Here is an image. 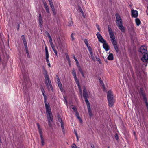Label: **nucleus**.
Listing matches in <instances>:
<instances>
[{"mask_svg": "<svg viewBox=\"0 0 148 148\" xmlns=\"http://www.w3.org/2000/svg\"><path fill=\"white\" fill-rule=\"evenodd\" d=\"M107 99L108 101V105L110 107H112L114 102L112 92L110 91H108L107 93Z\"/></svg>", "mask_w": 148, "mask_h": 148, "instance_id": "nucleus-1", "label": "nucleus"}, {"mask_svg": "<svg viewBox=\"0 0 148 148\" xmlns=\"http://www.w3.org/2000/svg\"><path fill=\"white\" fill-rule=\"evenodd\" d=\"M45 84L46 85L48 90H52L53 88L51 81L49 77V75L47 74L45 75Z\"/></svg>", "mask_w": 148, "mask_h": 148, "instance_id": "nucleus-2", "label": "nucleus"}, {"mask_svg": "<svg viewBox=\"0 0 148 148\" xmlns=\"http://www.w3.org/2000/svg\"><path fill=\"white\" fill-rule=\"evenodd\" d=\"M46 114L49 125L50 127H51L52 126L51 123L53 121V116L51 112L46 113Z\"/></svg>", "mask_w": 148, "mask_h": 148, "instance_id": "nucleus-3", "label": "nucleus"}, {"mask_svg": "<svg viewBox=\"0 0 148 148\" xmlns=\"http://www.w3.org/2000/svg\"><path fill=\"white\" fill-rule=\"evenodd\" d=\"M139 51L141 52L143 55H145L148 54L147 50L145 47L143 46H142L139 50Z\"/></svg>", "mask_w": 148, "mask_h": 148, "instance_id": "nucleus-4", "label": "nucleus"}, {"mask_svg": "<svg viewBox=\"0 0 148 148\" xmlns=\"http://www.w3.org/2000/svg\"><path fill=\"white\" fill-rule=\"evenodd\" d=\"M96 35L100 42L103 43L105 41L99 33L97 32L96 34Z\"/></svg>", "mask_w": 148, "mask_h": 148, "instance_id": "nucleus-5", "label": "nucleus"}, {"mask_svg": "<svg viewBox=\"0 0 148 148\" xmlns=\"http://www.w3.org/2000/svg\"><path fill=\"white\" fill-rule=\"evenodd\" d=\"M42 1L44 8L46 10V12L48 13H49L50 11L49 9V7L47 5L46 2L44 0H43Z\"/></svg>", "mask_w": 148, "mask_h": 148, "instance_id": "nucleus-6", "label": "nucleus"}, {"mask_svg": "<svg viewBox=\"0 0 148 148\" xmlns=\"http://www.w3.org/2000/svg\"><path fill=\"white\" fill-rule=\"evenodd\" d=\"M141 60L143 62H147L148 61V54L143 55V57L141 58Z\"/></svg>", "mask_w": 148, "mask_h": 148, "instance_id": "nucleus-7", "label": "nucleus"}, {"mask_svg": "<svg viewBox=\"0 0 148 148\" xmlns=\"http://www.w3.org/2000/svg\"><path fill=\"white\" fill-rule=\"evenodd\" d=\"M131 12L132 17L136 18L138 16V13L137 11L134 10H132Z\"/></svg>", "mask_w": 148, "mask_h": 148, "instance_id": "nucleus-8", "label": "nucleus"}, {"mask_svg": "<svg viewBox=\"0 0 148 148\" xmlns=\"http://www.w3.org/2000/svg\"><path fill=\"white\" fill-rule=\"evenodd\" d=\"M110 37L111 38V40L112 42L113 45H117V42L115 39L114 36V35L113 36H110Z\"/></svg>", "mask_w": 148, "mask_h": 148, "instance_id": "nucleus-9", "label": "nucleus"}, {"mask_svg": "<svg viewBox=\"0 0 148 148\" xmlns=\"http://www.w3.org/2000/svg\"><path fill=\"white\" fill-rule=\"evenodd\" d=\"M103 48L105 49V50L106 51H107L109 50L110 49V48L108 45V44L105 41L103 43Z\"/></svg>", "mask_w": 148, "mask_h": 148, "instance_id": "nucleus-10", "label": "nucleus"}, {"mask_svg": "<svg viewBox=\"0 0 148 148\" xmlns=\"http://www.w3.org/2000/svg\"><path fill=\"white\" fill-rule=\"evenodd\" d=\"M45 106L46 108V113H49L51 112L50 107L49 104H45Z\"/></svg>", "mask_w": 148, "mask_h": 148, "instance_id": "nucleus-11", "label": "nucleus"}, {"mask_svg": "<svg viewBox=\"0 0 148 148\" xmlns=\"http://www.w3.org/2000/svg\"><path fill=\"white\" fill-rule=\"evenodd\" d=\"M45 59H49V53L47 47L45 44Z\"/></svg>", "mask_w": 148, "mask_h": 148, "instance_id": "nucleus-12", "label": "nucleus"}, {"mask_svg": "<svg viewBox=\"0 0 148 148\" xmlns=\"http://www.w3.org/2000/svg\"><path fill=\"white\" fill-rule=\"evenodd\" d=\"M108 29L110 37L113 36L114 35V33L110 27L108 26Z\"/></svg>", "mask_w": 148, "mask_h": 148, "instance_id": "nucleus-13", "label": "nucleus"}, {"mask_svg": "<svg viewBox=\"0 0 148 148\" xmlns=\"http://www.w3.org/2000/svg\"><path fill=\"white\" fill-rule=\"evenodd\" d=\"M119 28L121 30L122 32H124L125 31V28L123 25V24L117 25Z\"/></svg>", "mask_w": 148, "mask_h": 148, "instance_id": "nucleus-14", "label": "nucleus"}, {"mask_svg": "<svg viewBox=\"0 0 148 148\" xmlns=\"http://www.w3.org/2000/svg\"><path fill=\"white\" fill-rule=\"evenodd\" d=\"M88 112L90 116V117H92V112L91 110L90 106L89 105H88Z\"/></svg>", "mask_w": 148, "mask_h": 148, "instance_id": "nucleus-15", "label": "nucleus"}, {"mask_svg": "<svg viewBox=\"0 0 148 148\" xmlns=\"http://www.w3.org/2000/svg\"><path fill=\"white\" fill-rule=\"evenodd\" d=\"M107 58L109 60H113L114 59L113 54L112 53H110L108 56Z\"/></svg>", "mask_w": 148, "mask_h": 148, "instance_id": "nucleus-16", "label": "nucleus"}, {"mask_svg": "<svg viewBox=\"0 0 148 148\" xmlns=\"http://www.w3.org/2000/svg\"><path fill=\"white\" fill-rule=\"evenodd\" d=\"M74 77L75 80L76 82V84H77V85L79 87V88L80 90V86L79 85V80H78V79L77 78V76H76L75 77Z\"/></svg>", "mask_w": 148, "mask_h": 148, "instance_id": "nucleus-17", "label": "nucleus"}, {"mask_svg": "<svg viewBox=\"0 0 148 148\" xmlns=\"http://www.w3.org/2000/svg\"><path fill=\"white\" fill-rule=\"evenodd\" d=\"M83 96L84 98H87L88 96L86 90L85 89H84L83 90Z\"/></svg>", "mask_w": 148, "mask_h": 148, "instance_id": "nucleus-18", "label": "nucleus"}, {"mask_svg": "<svg viewBox=\"0 0 148 148\" xmlns=\"http://www.w3.org/2000/svg\"><path fill=\"white\" fill-rule=\"evenodd\" d=\"M115 16L116 19V21L122 20V19L121 17L119 14H116Z\"/></svg>", "mask_w": 148, "mask_h": 148, "instance_id": "nucleus-19", "label": "nucleus"}, {"mask_svg": "<svg viewBox=\"0 0 148 148\" xmlns=\"http://www.w3.org/2000/svg\"><path fill=\"white\" fill-rule=\"evenodd\" d=\"M135 22L136 25L137 26H139L141 22L140 19L138 18H136L135 19Z\"/></svg>", "mask_w": 148, "mask_h": 148, "instance_id": "nucleus-20", "label": "nucleus"}, {"mask_svg": "<svg viewBox=\"0 0 148 148\" xmlns=\"http://www.w3.org/2000/svg\"><path fill=\"white\" fill-rule=\"evenodd\" d=\"M90 58L94 61L95 59V55L93 54L92 52H90Z\"/></svg>", "mask_w": 148, "mask_h": 148, "instance_id": "nucleus-21", "label": "nucleus"}, {"mask_svg": "<svg viewBox=\"0 0 148 148\" xmlns=\"http://www.w3.org/2000/svg\"><path fill=\"white\" fill-rule=\"evenodd\" d=\"M39 25L40 27H41L42 25L43 21L42 18H39Z\"/></svg>", "mask_w": 148, "mask_h": 148, "instance_id": "nucleus-22", "label": "nucleus"}, {"mask_svg": "<svg viewBox=\"0 0 148 148\" xmlns=\"http://www.w3.org/2000/svg\"><path fill=\"white\" fill-rule=\"evenodd\" d=\"M40 139L41 140V143L42 146H43L45 144V142H44V138L43 137H40Z\"/></svg>", "mask_w": 148, "mask_h": 148, "instance_id": "nucleus-23", "label": "nucleus"}, {"mask_svg": "<svg viewBox=\"0 0 148 148\" xmlns=\"http://www.w3.org/2000/svg\"><path fill=\"white\" fill-rule=\"evenodd\" d=\"M79 12H81V13L82 16L84 17V18H85V16L84 13L83 11L82 10V9L81 8H79Z\"/></svg>", "mask_w": 148, "mask_h": 148, "instance_id": "nucleus-24", "label": "nucleus"}, {"mask_svg": "<svg viewBox=\"0 0 148 148\" xmlns=\"http://www.w3.org/2000/svg\"><path fill=\"white\" fill-rule=\"evenodd\" d=\"M72 74L73 75V76L74 77H75L76 76V71H75V69L74 68H73L72 70Z\"/></svg>", "mask_w": 148, "mask_h": 148, "instance_id": "nucleus-25", "label": "nucleus"}, {"mask_svg": "<svg viewBox=\"0 0 148 148\" xmlns=\"http://www.w3.org/2000/svg\"><path fill=\"white\" fill-rule=\"evenodd\" d=\"M116 52L118 53L119 52V48L117 46V45L114 46Z\"/></svg>", "mask_w": 148, "mask_h": 148, "instance_id": "nucleus-26", "label": "nucleus"}, {"mask_svg": "<svg viewBox=\"0 0 148 148\" xmlns=\"http://www.w3.org/2000/svg\"><path fill=\"white\" fill-rule=\"evenodd\" d=\"M38 130L40 137H43L42 129H40V130Z\"/></svg>", "mask_w": 148, "mask_h": 148, "instance_id": "nucleus-27", "label": "nucleus"}, {"mask_svg": "<svg viewBox=\"0 0 148 148\" xmlns=\"http://www.w3.org/2000/svg\"><path fill=\"white\" fill-rule=\"evenodd\" d=\"M61 126L62 128V131L64 132V125L63 122L61 123Z\"/></svg>", "mask_w": 148, "mask_h": 148, "instance_id": "nucleus-28", "label": "nucleus"}, {"mask_svg": "<svg viewBox=\"0 0 148 148\" xmlns=\"http://www.w3.org/2000/svg\"><path fill=\"white\" fill-rule=\"evenodd\" d=\"M75 34L72 33L71 35V40L72 41H73L75 40V38L74 37V36L75 35Z\"/></svg>", "mask_w": 148, "mask_h": 148, "instance_id": "nucleus-29", "label": "nucleus"}, {"mask_svg": "<svg viewBox=\"0 0 148 148\" xmlns=\"http://www.w3.org/2000/svg\"><path fill=\"white\" fill-rule=\"evenodd\" d=\"M116 24L117 25H120L123 24L122 20H120V21H116Z\"/></svg>", "mask_w": 148, "mask_h": 148, "instance_id": "nucleus-30", "label": "nucleus"}, {"mask_svg": "<svg viewBox=\"0 0 148 148\" xmlns=\"http://www.w3.org/2000/svg\"><path fill=\"white\" fill-rule=\"evenodd\" d=\"M52 49L53 51L55 54L56 56H57V51H56V49L55 47V46L54 47H52Z\"/></svg>", "mask_w": 148, "mask_h": 148, "instance_id": "nucleus-31", "label": "nucleus"}, {"mask_svg": "<svg viewBox=\"0 0 148 148\" xmlns=\"http://www.w3.org/2000/svg\"><path fill=\"white\" fill-rule=\"evenodd\" d=\"M99 82H100L101 85L103 86L104 87V84L100 78H99Z\"/></svg>", "mask_w": 148, "mask_h": 148, "instance_id": "nucleus-32", "label": "nucleus"}, {"mask_svg": "<svg viewBox=\"0 0 148 148\" xmlns=\"http://www.w3.org/2000/svg\"><path fill=\"white\" fill-rule=\"evenodd\" d=\"M84 42L85 44L86 45L87 47H88V46H89V44L88 42V40L86 39H85L84 40Z\"/></svg>", "mask_w": 148, "mask_h": 148, "instance_id": "nucleus-33", "label": "nucleus"}, {"mask_svg": "<svg viewBox=\"0 0 148 148\" xmlns=\"http://www.w3.org/2000/svg\"><path fill=\"white\" fill-rule=\"evenodd\" d=\"M23 44H24L25 48H26L27 49V42H26V40H23Z\"/></svg>", "mask_w": 148, "mask_h": 148, "instance_id": "nucleus-34", "label": "nucleus"}, {"mask_svg": "<svg viewBox=\"0 0 148 148\" xmlns=\"http://www.w3.org/2000/svg\"><path fill=\"white\" fill-rule=\"evenodd\" d=\"M42 92V94L44 97V98H45V97H46V95L45 94V91L44 90V89L42 88L41 89Z\"/></svg>", "mask_w": 148, "mask_h": 148, "instance_id": "nucleus-35", "label": "nucleus"}, {"mask_svg": "<svg viewBox=\"0 0 148 148\" xmlns=\"http://www.w3.org/2000/svg\"><path fill=\"white\" fill-rule=\"evenodd\" d=\"M49 3L51 8L54 7L53 3L52 1L49 2Z\"/></svg>", "mask_w": 148, "mask_h": 148, "instance_id": "nucleus-36", "label": "nucleus"}, {"mask_svg": "<svg viewBox=\"0 0 148 148\" xmlns=\"http://www.w3.org/2000/svg\"><path fill=\"white\" fill-rule=\"evenodd\" d=\"M46 62L47 63V65H48V66L50 67H51V65H50L49 61V59H46Z\"/></svg>", "mask_w": 148, "mask_h": 148, "instance_id": "nucleus-37", "label": "nucleus"}, {"mask_svg": "<svg viewBox=\"0 0 148 148\" xmlns=\"http://www.w3.org/2000/svg\"><path fill=\"white\" fill-rule=\"evenodd\" d=\"M87 48H88V50L89 51V53H90V52H92V49L91 47H90V46H89V45L88 46V47H87Z\"/></svg>", "mask_w": 148, "mask_h": 148, "instance_id": "nucleus-38", "label": "nucleus"}, {"mask_svg": "<svg viewBox=\"0 0 148 148\" xmlns=\"http://www.w3.org/2000/svg\"><path fill=\"white\" fill-rule=\"evenodd\" d=\"M85 101L87 104V106H88V105H90L88 99H87V98H85Z\"/></svg>", "mask_w": 148, "mask_h": 148, "instance_id": "nucleus-39", "label": "nucleus"}, {"mask_svg": "<svg viewBox=\"0 0 148 148\" xmlns=\"http://www.w3.org/2000/svg\"><path fill=\"white\" fill-rule=\"evenodd\" d=\"M58 84L59 87L60 89H61L62 86V85L61 83L60 82H58Z\"/></svg>", "mask_w": 148, "mask_h": 148, "instance_id": "nucleus-40", "label": "nucleus"}, {"mask_svg": "<svg viewBox=\"0 0 148 148\" xmlns=\"http://www.w3.org/2000/svg\"><path fill=\"white\" fill-rule=\"evenodd\" d=\"M57 41H58V44L59 45H60L61 44V40L60 38H59L57 39Z\"/></svg>", "mask_w": 148, "mask_h": 148, "instance_id": "nucleus-41", "label": "nucleus"}, {"mask_svg": "<svg viewBox=\"0 0 148 148\" xmlns=\"http://www.w3.org/2000/svg\"><path fill=\"white\" fill-rule=\"evenodd\" d=\"M58 121L60 122V123L62 122V119L59 117V116H58Z\"/></svg>", "mask_w": 148, "mask_h": 148, "instance_id": "nucleus-42", "label": "nucleus"}, {"mask_svg": "<svg viewBox=\"0 0 148 148\" xmlns=\"http://www.w3.org/2000/svg\"><path fill=\"white\" fill-rule=\"evenodd\" d=\"M66 58L67 60L68 61L69 63L70 62V60L69 58V56L68 55H67L66 56Z\"/></svg>", "mask_w": 148, "mask_h": 148, "instance_id": "nucleus-43", "label": "nucleus"}, {"mask_svg": "<svg viewBox=\"0 0 148 148\" xmlns=\"http://www.w3.org/2000/svg\"><path fill=\"white\" fill-rule=\"evenodd\" d=\"M71 108L74 111H75L76 112V107L74 106H71Z\"/></svg>", "mask_w": 148, "mask_h": 148, "instance_id": "nucleus-44", "label": "nucleus"}, {"mask_svg": "<svg viewBox=\"0 0 148 148\" xmlns=\"http://www.w3.org/2000/svg\"><path fill=\"white\" fill-rule=\"evenodd\" d=\"M78 70L80 73L83 72L82 70V69L81 67L79 66L78 67Z\"/></svg>", "mask_w": 148, "mask_h": 148, "instance_id": "nucleus-45", "label": "nucleus"}, {"mask_svg": "<svg viewBox=\"0 0 148 148\" xmlns=\"http://www.w3.org/2000/svg\"><path fill=\"white\" fill-rule=\"evenodd\" d=\"M36 125H37V126L38 127V130H40V129H41L40 128V125L39 124V123H36Z\"/></svg>", "mask_w": 148, "mask_h": 148, "instance_id": "nucleus-46", "label": "nucleus"}, {"mask_svg": "<svg viewBox=\"0 0 148 148\" xmlns=\"http://www.w3.org/2000/svg\"><path fill=\"white\" fill-rule=\"evenodd\" d=\"M21 38L22 39L23 41L24 40H26L25 36L24 35H22L21 36Z\"/></svg>", "mask_w": 148, "mask_h": 148, "instance_id": "nucleus-47", "label": "nucleus"}, {"mask_svg": "<svg viewBox=\"0 0 148 148\" xmlns=\"http://www.w3.org/2000/svg\"><path fill=\"white\" fill-rule=\"evenodd\" d=\"M75 115L77 116V118H78L80 117L79 116V113H78V112L77 111H76V112Z\"/></svg>", "mask_w": 148, "mask_h": 148, "instance_id": "nucleus-48", "label": "nucleus"}, {"mask_svg": "<svg viewBox=\"0 0 148 148\" xmlns=\"http://www.w3.org/2000/svg\"><path fill=\"white\" fill-rule=\"evenodd\" d=\"M44 98V103L45 104H45H47V97H45V98Z\"/></svg>", "mask_w": 148, "mask_h": 148, "instance_id": "nucleus-49", "label": "nucleus"}, {"mask_svg": "<svg viewBox=\"0 0 148 148\" xmlns=\"http://www.w3.org/2000/svg\"><path fill=\"white\" fill-rule=\"evenodd\" d=\"M46 34L49 38H50V37H51L49 33L47 32H46Z\"/></svg>", "mask_w": 148, "mask_h": 148, "instance_id": "nucleus-50", "label": "nucleus"}, {"mask_svg": "<svg viewBox=\"0 0 148 148\" xmlns=\"http://www.w3.org/2000/svg\"><path fill=\"white\" fill-rule=\"evenodd\" d=\"M71 148H77L76 146L75 145V144H73Z\"/></svg>", "mask_w": 148, "mask_h": 148, "instance_id": "nucleus-51", "label": "nucleus"}, {"mask_svg": "<svg viewBox=\"0 0 148 148\" xmlns=\"http://www.w3.org/2000/svg\"><path fill=\"white\" fill-rule=\"evenodd\" d=\"M50 43L51 47H54L55 46L54 45L53 43L52 42H50Z\"/></svg>", "mask_w": 148, "mask_h": 148, "instance_id": "nucleus-52", "label": "nucleus"}, {"mask_svg": "<svg viewBox=\"0 0 148 148\" xmlns=\"http://www.w3.org/2000/svg\"><path fill=\"white\" fill-rule=\"evenodd\" d=\"M25 50L26 51V53L27 54V55H29V52H28V47H27V49L26 48H25Z\"/></svg>", "mask_w": 148, "mask_h": 148, "instance_id": "nucleus-53", "label": "nucleus"}, {"mask_svg": "<svg viewBox=\"0 0 148 148\" xmlns=\"http://www.w3.org/2000/svg\"><path fill=\"white\" fill-rule=\"evenodd\" d=\"M115 138L116 139V140H118V136L117 135V134H116V135H115Z\"/></svg>", "mask_w": 148, "mask_h": 148, "instance_id": "nucleus-54", "label": "nucleus"}, {"mask_svg": "<svg viewBox=\"0 0 148 148\" xmlns=\"http://www.w3.org/2000/svg\"><path fill=\"white\" fill-rule=\"evenodd\" d=\"M49 38V43L52 42V40L51 38V37H50V38Z\"/></svg>", "mask_w": 148, "mask_h": 148, "instance_id": "nucleus-55", "label": "nucleus"}, {"mask_svg": "<svg viewBox=\"0 0 148 148\" xmlns=\"http://www.w3.org/2000/svg\"><path fill=\"white\" fill-rule=\"evenodd\" d=\"M78 119H79V121L80 122L82 123V121L81 119L80 118V117L78 118Z\"/></svg>", "mask_w": 148, "mask_h": 148, "instance_id": "nucleus-56", "label": "nucleus"}, {"mask_svg": "<svg viewBox=\"0 0 148 148\" xmlns=\"http://www.w3.org/2000/svg\"><path fill=\"white\" fill-rule=\"evenodd\" d=\"M73 57H74V59L75 60L76 62H78V60H77L76 59V58H75V56H73Z\"/></svg>", "mask_w": 148, "mask_h": 148, "instance_id": "nucleus-57", "label": "nucleus"}, {"mask_svg": "<svg viewBox=\"0 0 148 148\" xmlns=\"http://www.w3.org/2000/svg\"><path fill=\"white\" fill-rule=\"evenodd\" d=\"M53 14L54 15H55L56 14V10L53 12Z\"/></svg>", "mask_w": 148, "mask_h": 148, "instance_id": "nucleus-58", "label": "nucleus"}, {"mask_svg": "<svg viewBox=\"0 0 148 148\" xmlns=\"http://www.w3.org/2000/svg\"><path fill=\"white\" fill-rule=\"evenodd\" d=\"M51 8V10H52V12H53L55 10V9L54 7Z\"/></svg>", "mask_w": 148, "mask_h": 148, "instance_id": "nucleus-59", "label": "nucleus"}, {"mask_svg": "<svg viewBox=\"0 0 148 148\" xmlns=\"http://www.w3.org/2000/svg\"><path fill=\"white\" fill-rule=\"evenodd\" d=\"M57 80L58 82H60V79L58 77L57 78Z\"/></svg>", "mask_w": 148, "mask_h": 148, "instance_id": "nucleus-60", "label": "nucleus"}, {"mask_svg": "<svg viewBox=\"0 0 148 148\" xmlns=\"http://www.w3.org/2000/svg\"><path fill=\"white\" fill-rule=\"evenodd\" d=\"M81 73L82 74V76L83 77H84V74L83 72H81Z\"/></svg>", "mask_w": 148, "mask_h": 148, "instance_id": "nucleus-61", "label": "nucleus"}, {"mask_svg": "<svg viewBox=\"0 0 148 148\" xmlns=\"http://www.w3.org/2000/svg\"><path fill=\"white\" fill-rule=\"evenodd\" d=\"M64 100H65V103L67 104V101L66 99V98L65 97H64Z\"/></svg>", "mask_w": 148, "mask_h": 148, "instance_id": "nucleus-62", "label": "nucleus"}, {"mask_svg": "<svg viewBox=\"0 0 148 148\" xmlns=\"http://www.w3.org/2000/svg\"><path fill=\"white\" fill-rule=\"evenodd\" d=\"M72 22H70V24L69 25V26H71L72 25Z\"/></svg>", "mask_w": 148, "mask_h": 148, "instance_id": "nucleus-63", "label": "nucleus"}, {"mask_svg": "<svg viewBox=\"0 0 148 148\" xmlns=\"http://www.w3.org/2000/svg\"><path fill=\"white\" fill-rule=\"evenodd\" d=\"M39 18H42L41 14H39Z\"/></svg>", "mask_w": 148, "mask_h": 148, "instance_id": "nucleus-64", "label": "nucleus"}]
</instances>
